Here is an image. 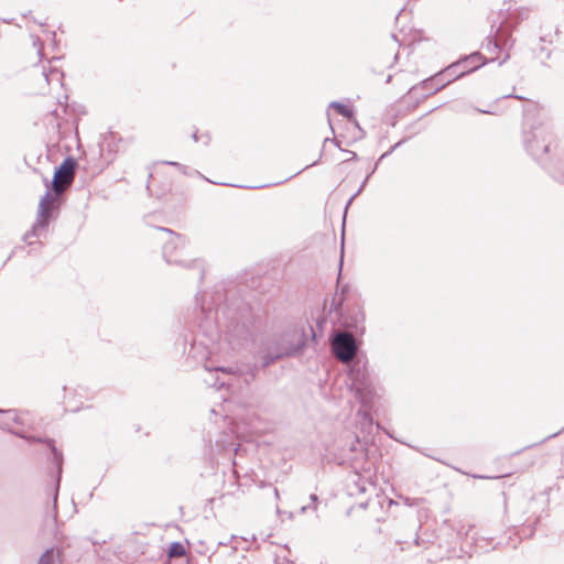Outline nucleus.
I'll return each mask as SVG.
<instances>
[{
    "label": "nucleus",
    "mask_w": 564,
    "mask_h": 564,
    "mask_svg": "<svg viewBox=\"0 0 564 564\" xmlns=\"http://www.w3.org/2000/svg\"><path fill=\"white\" fill-rule=\"evenodd\" d=\"M481 65H484L482 55L478 52L471 53L422 80L420 87L429 90V95L436 94L454 80L478 69Z\"/></svg>",
    "instance_id": "nucleus-4"
},
{
    "label": "nucleus",
    "mask_w": 564,
    "mask_h": 564,
    "mask_svg": "<svg viewBox=\"0 0 564 564\" xmlns=\"http://www.w3.org/2000/svg\"><path fill=\"white\" fill-rule=\"evenodd\" d=\"M4 412H6V410H1V409H0V413H4Z\"/></svg>",
    "instance_id": "nucleus-36"
},
{
    "label": "nucleus",
    "mask_w": 564,
    "mask_h": 564,
    "mask_svg": "<svg viewBox=\"0 0 564 564\" xmlns=\"http://www.w3.org/2000/svg\"><path fill=\"white\" fill-rule=\"evenodd\" d=\"M11 433L14 434L18 437H21V438L28 441V442H42V440L40 437L28 436L23 432L12 431Z\"/></svg>",
    "instance_id": "nucleus-19"
},
{
    "label": "nucleus",
    "mask_w": 564,
    "mask_h": 564,
    "mask_svg": "<svg viewBox=\"0 0 564 564\" xmlns=\"http://www.w3.org/2000/svg\"><path fill=\"white\" fill-rule=\"evenodd\" d=\"M192 138L195 142H198L199 138H198V134H197V131H195L193 134H192Z\"/></svg>",
    "instance_id": "nucleus-28"
},
{
    "label": "nucleus",
    "mask_w": 564,
    "mask_h": 564,
    "mask_svg": "<svg viewBox=\"0 0 564 564\" xmlns=\"http://www.w3.org/2000/svg\"><path fill=\"white\" fill-rule=\"evenodd\" d=\"M473 529V525H468V529L464 532L465 539L468 538V532ZM464 525H462V529L458 531V535L463 534Z\"/></svg>",
    "instance_id": "nucleus-25"
},
{
    "label": "nucleus",
    "mask_w": 564,
    "mask_h": 564,
    "mask_svg": "<svg viewBox=\"0 0 564 564\" xmlns=\"http://www.w3.org/2000/svg\"><path fill=\"white\" fill-rule=\"evenodd\" d=\"M348 377L351 381V390L362 406H370L375 399L372 381L366 366L354 362L349 369Z\"/></svg>",
    "instance_id": "nucleus-7"
},
{
    "label": "nucleus",
    "mask_w": 564,
    "mask_h": 564,
    "mask_svg": "<svg viewBox=\"0 0 564 564\" xmlns=\"http://www.w3.org/2000/svg\"><path fill=\"white\" fill-rule=\"evenodd\" d=\"M199 307L194 313L195 335L191 340L188 355L198 362L210 378H205L207 386L231 391H241L249 384L245 373L237 366H221L213 359L216 344L224 335L231 343L234 339H243L249 335L248 326L241 323L229 310H223L224 321L219 318V306L214 300L208 301V294L196 296Z\"/></svg>",
    "instance_id": "nucleus-1"
},
{
    "label": "nucleus",
    "mask_w": 564,
    "mask_h": 564,
    "mask_svg": "<svg viewBox=\"0 0 564 564\" xmlns=\"http://www.w3.org/2000/svg\"><path fill=\"white\" fill-rule=\"evenodd\" d=\"M404 503L408 506H413L414 503L411 501L410 498H405Z\"/></svg>",
    "instance_id": "nucleus-29"
},
{
    "label": "nucleus",
    "mask_w": 564,
    "mask_h": 564,
    "mask_svg": "<svg viewBox=\"0 0 564 564\" xmlns=\"http://www.w3.org/2000/svg\"><path fill=\"white\" fill-rule=\"evenodd\" d=\"M185 554V547L180 542H173L170 546L171 556H181Z\"/></svg>",
    "instance_id": "nucleus-14"
},
{
    "label": "nucleus",
    "mask_w": 564,
    "mask_h": 564,
    "mask_svg": "<svg viewBox=\"0 0 564 564\" xmlns=\"http://www.w3.org/2000/svg\"><path fill=\"white\" fill-rule=\"evenodd\" d=\"M489 43L492 42L495 48L501 52H508L513 45V39L511 35V30L508 21H502L500 25L497 28L492 40L488 39ZM509 53H506L503 59L500 64L505 63L509 58Z\"/></svg>",
    "instance_id": "nucleus-9"
},
{
    "label": "nucleus",
    "mask_w": 564,
    "mask_h": 564,
    "mask_svg": "<svg viewBox=\"0 0 564 564\" xmlns=\"http://www.w3.org/2000/svg\"><path fill=\"white\" fill-rule=\"evenodd\" d=\"M42 75L44 76L47 84H50L53 80L61 82L63 77V73L58 70L56 67H50L48 70L44 68Z\"/></svg>",
    "instance_id": "nucleus-13"
},
{
    "label": "nucleus",
    "mask_w": 564,
    "mask_h": 564,
    "mask_svg": "<svg viewBox=\"0 0 564 564\" xmlns=\"http://www.w3.org/2000/svg\"><path fill=\"white\" fill-rule=\"evenodd\" d=\"M473 542H477L478 540L475 536H471Z\"/></svg>",
    "instance_id": "nucleus-35"
},
{
    "label": "nucleus",
    "mask_w": 564,
    "mask_h": 564,
    "mask_svg": "<svg viewBox=\"0 0 564 564\" xmlns=\"http://www.w3.org/2000/svg\"><path fill=\"white\" fill-rule=\"evenodd\" d=\"M17 249H18V248H15L14 250H12V251H11V253L8 256V258L6 259V261L3 262V264H6V263H7V261H9V260L12 258V256L14 254V252H15V250H17Z\"/></svg>",
    "instance_id": "nucleus-27"
},
{
    "label": "nucleus",
    "mask_w": 564,
    "mask_h": 564,
    "mask_svg": "<svg viewBox=\"0 0 564 564\" xmlns=\"http://www.w3.org/2000/svg\"><path fill=\"white\" fill-rule=\"evenodd\" d=\"M310 500L312 502L311 505H305V506L301 507V512L302 513L306 512V510H308L311 508L314 509V510L316 509V503H317L318 497L315 494H312L310 496Z\"/></svg>",
    "instance_id": "nucleus-17"
},
{
    "label": "nucleus",
    "mask_w": 564,
    "mask_h": 564,
    "mask_svg": "<svg viewBox=\"0 0 564 564\" xmlns=\"http://www.w3.org/2000/svg\"><path fill=\"white\" fill-rule=\"evenodd\" d=\"M329 108H333L335 109L339 115H341L343 117L347 118L348 120H354L355 124L357 127L358 123L357 121L355 120L354 118V111L351 109H349L346 105H344L343 102H339V101H332L329 104Z\"/></svg>",
    "instance_id": "nucleus-11"
},
{
    "label": "nucleus",
    "mask_w": 564,
    "mask_h": 564,
    "mask_svg": "<svg viewBox=\"0 0 564 564\" xmlns=\"http://www.w3.org/2000/svg\"><path fill=\"white\" fill-rule=\"evenodd\" d=\"M164 164H167V165H172V166H175L176 169H178L182 173L186 174V166L178 163V162H174V161H165Z\"/></svg>",
    "instance_id": "nucleus-22"
},
{
    "label": "nucleus",
    "mask_w": 564,
    "mask_h": 564,
    "mask_svg": "<svg viewBox=\"0 0 564 564\" xmlns=\"http://www.w3.org/2000/svg\"><path fill=\"white\" fill-rule=\"evenodd\" d=\"M522 142L527 152L544 164L553 142L552 123L547 111L533 102L523 110Z\"/></svg>",
    "instance_id": "nucleus-3"
},
{
    "label": "nucleus",
    "mask_w": 564,
    "mask_h": 564,
    "mask_svg": "<svg viewBox=\"0 0 564 564\" xmlns=\"http://www.w3.org/2000/svg\"><path fill=\"white\" fill-rule=\"evenodd\" d=\"M209 140H210L209 135H204L203 141L205 144H208Z\"/></svg>",
    "instance_id": "nucleus-31"
},
{
    "label": "nucleus",
    "mask_w": 564,
    "mask_h": 564,
    "mask_svg": "<svg viewBox=\"0 0 564 564\" xmlns=\"http://www.w3.org/2000/svg\"><path fill=\"white\" fill-rule=\"evenodd\" d=\"M7 415L10 416V419L15 422V423H20V417H19V414L17 412V410H13V409H10V410H6L4 412Z\"/></svg>",
    "instance_id": "nucleus-20"
},
{
    "label": "nucleus",
    "mask_w": 564,
    "mask_h": 564,
    "mask_svg": "<svg viewBox=\"0 0 564 564\" xmlns=\"http://www.w3.org/2000/svg\"><path fill=\"white\" fill-rule=\"evenodd\" d=\"M303 346V333L296 327L272 335L263 344L262 367L267 368L279 359L300 352Z\"/></svg>",
    "instance_id": "nucleus-6"
},
{
    "label": "nucleus",
    "mask_w": 564,
    "mask_h": 564,
    "mask_svg": "<svg viewBox=\"0 0 564 564\" xmlns=\"http://www.w3.org/2000/svg\"><path fill=\"white\" fill-rule=\"evenodd\" d=\"M375 169L371 171V173H369L366 178L364 180V182L361 183L360 187L358 188V191L350 197V199L348 200L347 203V206L346 208L351 204V202L354 200V198L359 195L361 193V191L364 189V187L366 186L370 175L373 173Z\"/></svg>",
    "instance_id": "nucleus-18"
},
{
    "label": "nucleus",
    "mask_w": 564,
    "mask_h": 564,
    "mask_svg": "<svg viewBox=\"0 0 564 564\" xmlns=\"http://www.w3.org/2000/svg\"><path fill=\"white\" fill-rule=\"evenodd\" d=\"M0 429L8 431V432H12V430L10 429V423L6 420L0 422Z\"/></svg>",
    "instance_id": "nucleus-24"
},
{
    "label": "nucleus",
    "mask_w": 564,
    "mask_h": 564,
    "mask_svg": "<svg viewBox=\"0 0 564 564\" xmlns=\"http://www.w3.org/2000/svg\"><path fill=\"white\" fill-rule=\"evenodd\" d=\"M209 140H210L209 135H204L203 141L205 144H208Z\"/></svg>",
    "instance_id": "nucleus-30"
},
{
    "label": "nucleus",
    "mask_w": 564,
    "mask_h": 564,
    "mask_svg": "<svg viewBox=\"0 0 564 564\" xmlns=\"http://www.w3.org/2000/svg\"><path fill=\"white\" fill-rule=\"evenodd\" d=\"M323 323H325V319H321V321H319V319H317V321H316V324H317V326H318V327H322V324H323Z\"/></svg>",
    "instance_id": "nucleus-32"
},
{
    "label": "nucleus",
    "mask_w": 564,
    "mask_h": 564,
    "mask_svg": "<svg viewBox=\"0 0 564 564\" xmlns=\"http://www.w3.org/2000/svg\"><path fill=\"white\" fill-rule=\"evenodd\" d=\"M357 416L361 417L362 424H368L369 426H372V417H371V415L367 411L358 410L357 411Z\"/></svg>",
    "instance_id": "nucleus-16"
},
{
    "label": "nucleus",
    "mask_w": 564,
    "mask_h": 564,
    "mask_svg": "<svg viewBox=\"0 0 564 564\" xmlns=\"http://www.w3.org/2000/svg\"><path fill=\"white\" fill-rule=\"evenodd\" d=\"M59 556L58 552H55L53 547L47 549L40 557L37 564H55L56 558Z\"/></svg>",
    "instance_id": "nucleus-12"
},
{
    "label": "nucleus",
    "mask_w": 564,
    "mask_h": 564,
    "mask_svg": "<svg viewBox=\"0 0 564 564\" xmlns=\"http://www.w3.org/2000/svg\"><path fill=\"white\" fill-rule=\"evenodd\" d=\"M545 56H546V58H549V57L551 56V52H550V51H546V52H545Z\"/></svg>",
    "instance_id": "nucleus-33"
},
{
    "label": "nucleus",
    "mask_w": 564,
    "mask_h": 564,
    "mask_svg": "<svg viewBox=\"0 0 564 564\" xmlns=\"http://www.w3.org/2000/svg\"><path fill=\"white\" fill-rule=\"evenodd\" d=\"M355 488H356V491L360 492V494H364L367 490V487H366L365 482L359 484V482L356 481L355 482Z\"/></svg>",
    "instance_id": "nucleus-23"
},
{
    "label": "nucleus",
    "mask_w": 564,
    "mask_h": 564,
    "mask_svg": "<svg viewBox=\"0 0 564 564\" xmlns=\"http://www.w3.org/2000/svg\"><path fill=\"white\" fill-rule=\"evenodd\" d=\"M76 166V160L68 156L55 169L51 184L44 178L46 192L40 199L36 219L22 238L29 246L34 243L29 240L30 238H41L46 235L51 220L58 213V198L74 181Z\"/></svg>",
    "instance_id": "nucleus-2"
},
{
    "label": "nucleus",
    "mask_w": 564,
    "mask_h": 564,
    "mask_svg": "<svg viewBox=\"0 0 564 564\" xmlns=\"http://www.w3.org/2000/svg\"><path fill=\"white\" fill-rule=\"evenodd\" d=\"M159 230L172 236L163 246V257L165 261L169 264L196 271L198 280L202 281L205 275L204 261L192 257L187 238L183 235L173 232L169 228L160 227Z\"/></svg>",
    "instance_id": "nucleus-5"
},
{
    "label": "nucleus",
    "mask_w": 564,
    "mask_h": 564,
    "mask_svg": "<svg viewBox=\"0 0 564 564\" xmlns=\"http://www.w3.org/2000/svg\"><path fill=\"white\" fill-rule=\"evenodd\" d=\"M48 448L51 449L52 456H53V463L56 465V479H55V487L53 491V508H54V518L57 517V498H58V491H59V482L62 478V471H63V454L61 451H58L54 444L53 440H45L44 441Z\"/></svg>",
    "instance_id": "nucleus-10"
},
{
    "label": "nucleus",
    "mask_w": 564,
    "mask_h": 564,
    "mask_svg": "<svg viewBox=\"0 0 564 564\" xmlns=\"http://www.w3.org/2000/svg\"><path fill=\"white\" fill-rule=\"evenodd\" d=\"M359 506H360V508H366L367 503L361 502Z\"/></svg>",
    "instance_id": "nucleus-34"
},
{
    "label": "nucleus",
    "mask_w": 564,
    "mask_h": 564,
    "mask_svg": "<svg viewBox=\"0 0 564 564\" xmlns=\"http://www.w3.org/2000/svg\"><path fill=\"white\" fill-rule=\"evenodd\" d=\"M164 164H167V165H172V166H175L176 169H178L182 173L186 174V166L178 163V162H174V161H165Z\"/></svg>",
    "instance_id": "nucleus-21"
},
{
    "label": "nucleus",
    "mask_w": 564,
    "mask_h": 564,
    "mask_svg": "<svg viewBox=\"0 0 564 564\" xmlns=\"http://www.w3.org/2000/svg\"><path fill=\"white\" fill-rule=\"evenodd\" d=\"M333 355L343 364H349L358 350L356 338L346 332L336 333L330 339Z\"/></svg>",
    "instance_id": "nucleus-8"
},
{
    "label": "nucleus",
    "mask_w": 564,
    "mask_h": 564,
    "mask_svg": "<svg viewBox=\"0 0 564 564\" xmlns=\"http://www.w3.org/2000/svg\"><path fill=\"white\" fill-rule=\"evenodd\" d=\"M553 177L564 184V163H560L553 171Z\"/></svg>",
    "instance_id": "nucleus-15"
},
{
    "label": "nucleus",
    "mask_w": 564,
    "mask_h": 564,
    "mask_svg": "<svg viewBox=\"0 0 564 564\" xmlns=\"http://www.w3.org/2000/svg\"><path fill=\"white\" fill-rule=\"evenodd\" d=\"M272 490H273V494H274V498H275V499H279L280 495H279V490H278V488L272 487Z\"/></svg>",
    "instance_id": "nucleus-26"
}]
</instances>
